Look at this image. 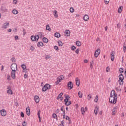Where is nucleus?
Masks as SVG:
<instances>
[{"label": "nucleus", "instance_id": "obj_1", "mask_svg": "<svg viewBox=\"0 0 126 126\" xmlns=\"http://www.w3.org/2000/svg\"><path fill=\"white\" fill-rule=\"evenodd\" d=\"M118 100V94L116 93L115 90H112L110 93V96L109 97V103L115 105L117 103Z\"/></svg>", "mask_w": 126, "mask_h": 126}, {"label": "nucleus", "instance_id": "obj_2", "mask_svg": "<svg viewBox=\"0 0 126 126\" xmlns=\"http://www.w3.org/2000/svg\"><path fill=\"white\" fill-rule=\"evenodd\" d=\"M11 69L12 70L11 72V77L13 79H15V73L16 72V70H17V65L15 63H13L11 65Z\"/></svg>", "mask_w": 126, "mask_h": 126}, {"label": "nucleus", "instance_id": "obj_3", "mask_svg": "<svg viewBox=\"0 0 126 126\" xmlns=\"http://www.w3.org/2000/svg\"><path fill=\"white\" fill-rule=\"evenodd\" d=\"M63 79H64V76L63 75H61L59 76L57 78V81L55 82V84L56 85H58V84H59V83H60V82H61L62 81V80H63Z\"/></svg>", "mask_w": 126, "mask_h": 126}, {"label": "nucleus", "instance_id": "obj_4", "mask_svg": "<svg viewBox=\"0 0 126 126\" xmlns=\"http://www.w3.org/2000/svg\"><path fill=\"white\" fill-rule=\"evenodd\" d=\"M52 87V86H51L49 84H46L42 88V90L44 92H45V91H47V90H49L51 89Z\"/></svg>", "mask_w": 126, "mask_h": 126}, {"label": "nucleus", "instance_id": "obj_5", "mask_svg": "<svg viewBox=\"0 0 126 126\" xmlns=\"http://www.w3.org/2000/svg\"><path fill=\"white\" fill-rule=\"evenodd\" d=\"M118 77H119V80H118L119 84L120 85H123L124 84V75H123V74H120Z\"/></svg>", "mask_w": 126, "mask_h": 126}, {"label": "nucleus", "instance_id": "obj_6", "mask_svg": "<svg viewBox=\"0 0 126 126\" xmlns=\"http://www.w3.org/2000/svg\"><path fill=\"white\" fill-rule=\"evenodd\" d=\"M39 38H40V37L38 35H35V36L32 35L31 37V40H32V42H35L36 41H37V42H38Z\"/></svg>", "mask_w": 126, "mask_h": 126}, {"label": "nucleus", "instance_id": "obj_7", "mask_svg": "<svg viewBox=\"0 0 126 126\" xmlns=\"http://www.w3.org/2000/svg\"><path fill=\"white\" fill-rule=\"evenodd\" d=\"M0 115L2 116V117H5L7 115V112L6 111V110L5 109H2L0 111Z\"/></svg>", "mask_w": 126, "mask_h": 126}, {"label": "nucleus", "instance_id": "obj_8", "mask_svg": "<svg viewBox=\"0 0 126 126\" xmlns=\"http://www.w3.org/2000/svg\"><path fill=\"white\" fill-rule=\"evenodd\" d=\"M100 54H101V50L100 48H98L94 52V57L98 58Z\"/></svg>", "mask_w": 126, "mask_h": 126}, {"label": "nucleus", "instance_id": "obj_9", "mask_svg": "<svg viewBox=\"0 0 126 126\" xmlns=\"http://www.w3.org/2000/svg\"><path fill=\"white\" fill-rule=\"evenodd\" d=\"M87 111V107H81V112L82 115H83V116H84L85 114V112Z\"/></svg>", "mask_w": 126, "mask_h": 126}, {"label": "nucleus", "instance_id": "obj_10", "mask_svg": "<svg viewBox=\"0 0 126 126\" xmlns=\"http://www.w3.org/2000/svg\"><path fill=\"white\" fill-rule=\"evenodd\" d=\"M110 57L111 60L112 62H114V60H115V51H112L110 53Z\"/></svg>", "mask_w": 126, "mask_h": 126}, {"label": "nucleus", "instance_id": "obj_11", "mask_svg": "<svg viewBox=\"0 0 126 126\" xmlns=\"http://www.w3.org/2000/svg\"><path fill=\"white\" fill-rule=\"evenodd\" d=\"M21 67L23 69V72H28V70L26 68V65L25 64H23L21 65Z\"/></svg>", "mask_w": 126, "mask_h": 126}, {"label": "nucleus", "instance_id": "obj_12", "mask_svg": "<svg viewBox=\"0 0 126 126\" xmlns=\"http://www.w3.org/2000/svg\"><path fill=\"white\" fill-rule=\"evenodd\" d=\"M9 26V23L8 22H6L4 23L3 24V26L2 27V28H3V29H6V28H8V27Z\"/></svg>", "mask_w": 126, "mask_h": 126}, {"label": "nucleus", "instance_id": "obj_13", "mask_svg": "<svg viewBox=\"0 0 126 126\" xmlns=\"http://www.w3.org/2000/svg\"><path fill=\"white\" fill-rule=\"evenodd\" d=\"M67 86L70 90L72 89V88H73V84L72 83V82H69L67 84Z\"/></svg>", "mask_w": 126, "mask_h": 126}, {"label": "nucleus", "instance_id": "obj_14", "mask_svg": "<svg viewBox=\"0 0 126 126\" xmlns=\"http://www.w3.org/2000/svg\"><path fill=\"white\" fill-rule=\"evenodd\" d=\"M65 35L66 37H69L70 36V31L66 30L65 31Z\"/></svg>", "mask_w": 126, "mask_h": 126}, {"label": "nucleus", "instance_id": "obj_15", "mask_svg": "<svg viewBox=\"0 0 126 126\" xmlns=\"http://www.w3.org/2000/svg\"><path fill=\"white\" fill-rule=\"evenodd\" d=\"M34 101L35 102V103H39L40 102V97H39V96L37 95H35L34 96Z\"/></svg>", "mask_w": 126, "mask_h": 126}, {"label": "nucleus", "instance_id": "obj_16", "mask_svg": "<svg viewBox=\"0 0 126 126\" xmlns=\"http://www.w3.org/2000/svg\"><path fill=\"white\" fill-rule=\"evenodd\" d=\"M117 110H118V107H114L112 109V115H113V116L116 115V114L117 113V112L118 111Z\"/></svg>", "mask_w": 126, "mask_h": 126}, {"label": "nucleus", "instance_id": "obj_17", "mask_svg": "<svg viewBox=\"0 0 126 126\" xmlns=\"http://www.w3.org/2000/svg\"><path fill=\"white\" fill-rule=\"evenodd\" d=\"M83 19L84 20V21H87L88 20H89V16L87 14H85L83 17Z\"/></svg>", "mask_w": 126, "mask_h": 126}, {"label": "nucleus", "instance_id": "obj_18", "mask_svg": "<svg viewBox=\"0 0 126 126\" xmlns=\"http://www.w3.org/2000/svg\"><path fill=\"white\" fill-rule=\"evenodd\" d=\"M26 113L27 116H30V108L29 106L26 109Z\"/></svg>", "mask_w": 126, "mask_h": 126}, {"label": "nucleus", "instance_id": "obj_19", "mask_svg": "<svg viewBox=\"0 0 126 126\" xmlns=\"http://www.w3.org/2000/svg\"><path fill=\"white\" fill-rule=\"evenodd\" d=\"M64 102H65V105L66 106H69V105L71 104V102L68 101V99H65Z\"/></svg>", "mask_w": 126, "mask_h": 126}, {"label": "nucleus", "instance_id": "obj_20", "mask_svg": "<svg viewBox=\"0 0 126 126\" xmlns=\"http://www.w3.org/2000/svg\"><path fill=\"white\" fill-rule=\"evenodd\" d=\"M75 81H76V84L77 86L78 87L79 85H80V80H79L78 78L77 77L75 79Z\"/></svg>", "mask_w": 126, "mask_h": 126}, {"label": "nucleus", "instance_id": "obj_21", "mask_svg": "<svg viewBox=\"0 0 126 126\" xmlns=\"http://www.w3.org/2000/svg\"><path fill=\"white\" fill-rule=\"evenodd\" d=\"M53 15L55 18H58L59 17V15L58 14V11L57 10L53 11Z\"/></svg>", "mask_w": 126, "mask_h": 126}, {"label": "nucleus", "instance_id": "obj_22", "mask_svg": "<svg viewBox=\"0 0 126 126\" xmlns=\"http://www.w3.org/2000/svg\"><path fill=\"white\" fill-rule=\"evenodd\" d=\"M98 112H99V106H96L94 109V114L95 116H97V115H98Z\"/></svg>", "mask_w": 126, "mask_h": 126}, {"label": "nucleus", "instance_id": "obj_23", "mask_svg": "<svg viewBox=\"0 0 126 126\" xmlns=\"http://www.w3.org/2000/svg\"><path fill=\"white\" fill-rule=\"evenodd\" d=\"M62 96H63V93H61L57 97V100H60L62 101L63 100V98H62Z\"/></svg>", "mask_w": 126, "mask_h": 126}, {"label": "nucleus", "instance_id": "obj_24", "mask_svg": "<svg viewBox=\"0 0 126 126\" xmlns=\"http://www.w3.org/2000/svg\"><path fill=\"white\" fill-rule=\"evenodd\" d=\"M7 93H8V94H9L10 95H12V94H13L12 90H11V89L10 88H9L8 90L7 91Z\"/></svg>", "mask_w": 126, "mask_h": 126}, {"label": "nucleus", "instance_id": "obj_25", "mask_svg": "<svg viewBox=\"0 0 126 126\" xmlns=\"http://www.w3.org/2000/svg\"><path fill=\"white\" fill-rule=\"evenodd\" d=\"M78 95L79 98H81L83 96V94L82 93V92H81V91H79L78 93Z\"/></svg>", "mask_w": 126, "mask_h": 126}, {"label": "nucleus", "instance_id": "obj_26", "mask_svg": "<svg viewBox=\"0 0 126 126\" xmlns=\"http://www.w3.org/2000/svg\"><path fill=\"white\" fill-rule=\"evenodd\" d=\"M93 65H94V60H92V61L90 62V67L91 68H93Z\"/></svg>", "mask_w": 126, "mask_h": 126}, {"label": "nucleus", "instance_id": "obj_27", "mask_svg": "<svg viewBox=\"0 0 126 126\" xmlns=\"http://www.w3.org/2000/svg\"><path fill=\"white\" fill-rule=\"evenodd\" d=\"M122 11H123V6H120L118 9V13H121Z\"/></svg>", "mask_w": 126, "mask_h": 126}, {"label": "nucleus", "instance_id": "obj_28", "mask_svg": "<svg viewBox=\"0 0 126 126\" xmlns=\"http://www.w3.org/2000/svg\"><path fill=\"white\" fill-rule=\"evenodd\" d=\"M43 46H44V43H43L42 42H38L37 47H39V48H40V47H43Z\"/></svg>", "mask_w": 126, "mask_h": 126}, {"label": "nucleus", "instance_id": "obj_29", "mask_svg": "<svg viewBox=\"0 0 126 126\" xmlns=\"http://www.w3.org/2000/svg\"><path fill=\"white\" fill-rule=\"evenodd\" d=\"M42 41L44 43H48V42H49V40H48V38H46V37H44L42 39Z\"/></svg>", "mask_w": 126, "mask_h": 126}, {"label": "nucleus", "instance_id": "obj_30", "mask_svg": "<svg viewBox=\"0 0 126 126\" xmlns=\"http://www.w3.org/2000/svg\"><path fill=\"white\" fill-rule=\"evenodd\" d=\"M54 36L56 38H60V37H61V34L59 33V32H56L55 33Z\"/></svg>", "mask_w": 126, "mask_h": 126}, {"label": "nucleus", "instance_id": "obj_31", "mask_svg": "<svg viewBox=\"0 0 126 126\" xmlns=\"http://www.w3.org/2000/svg\"><path fill=\"white\" fill-rule=\"evenodd\" d=\"M92 98V96H91V94H89L87 96V100H88V101H90V100H91Z\"/></svg>", "mask_w": 126, "mask_h": 126}, {"label": "nucleus", "instance_id": "obj_32", "mask_svg": "<svg viewBox=\"0 0 126 126\" xmlns=\"http://www.w3.org/2000/svg\"><path fill=\"white\" fill-rule=\"evenodd\" d=\"M51 57L50 55H47L45 56V60H51Z\"/></svg>", "mask_w": 126, "mask_h": 126}, {"label": "nucleus", "instance_id": "obj_33", "mask_svg": "<svg viewBox=\"0 0 126 126\" xmlns=\"http://www.w3.org/2000/svg\"><path fill=\"white\" fill-rule=\"evenodd\" d=\"M76 45L78 46V47H80V46H81V42L79 41H77L76 42Z\"/></svg>", "mask_w": 126, "mask_h": 126}, {"label": "nucleus", "instance_id": "obj_34", "mask_svg": "<svg viewBox=\"0 0 126 126\" xmlns=\"http://www.w3.org/2000/svg\"><path fill=\"white\" fill-rule=\"evenodd\" d=\"M99 100V96L96 95L95 96V98L94 99V102L95 103H98V101Z\"/></svg>", "mask_w": 126, "mask_h": 126}, {"label": "nucleus", "instance_id": "obj_35", "mask_svg": "<svg viewBox=\"0 0 126 126\" xmlns=\"http://www.w3.org/2000/svg\"><path fill=\"white\" fill-rule=\"evenodd\" d=\"M46 29L48 31H51L52 30V29H51V28L50 27V25H46Z\"/></svg>", "mask_w": 126, "mask_h": 126}, {"label": "nucleus", "instance_id": "obj_36", "mask_svg": "<svg viewBox=\"0 0 126 126\" xmlns=\"http://www.w3.org/2000/svg\"><path fill=\"white\" fill-rule=\"evenodd\" d=\"M12 13L13 14H18V11L16 10V9H14L12 10Z\"/></svg>", "mask_w": 126, "mask_h": 126}, {"label": "nucleus", "instance_id": "obj_37", "mask_svg": "<svg viewBox=\"0 0 126 126\" xmlns=\"http://www.w3.org/2000/svg\"><path fill=\"white\" fill-rule=\"evenodd\" d=\"M104 3L107 5L110 3V0H104Z\"/></svg>", "mask_w": 126, "mask_h": 126}, {"label": "nucleus", "instance_id": "obj_38", "mask_svg": "<svg viewBox=\"0 0 126 126\" xmlns=\"http://www.w3.org/2000/svg\"><path fill=\"white\" fill-rule=\"evenodd\" d=\"M70 12H71V13H73V12H74V8L73 7L70 8Z\"/></svg>", "mask_w": 126, "mask_h": 126}, {"label": "nucleus", "instance_id": "obj_39", "mask_svg": "<svg viewBox=\"0 0 126 126\" xmlns=\"http://www.w3.org/2000/svg\"><path fill=\"white\" fill-rule=\"evenodd\" d=\"M58 44L60 47H62L63 46V42H62L61 41H59L58 42Z\"/></svg>", "mask_w": 126, "mask_h": 126}, {"label": "nucleus", "instance_id": "obj_40", "mask_svg": "<svg viewBox=\"0 0 126 126\" xmlns=\"http://www.w3.org/2000/svg\"><path fill=\"white\" fill-rule=\"evenodd\" d=\"M71 50L72 51H75V50H76V47L73 45L71 46Z\"/></svg>", "mask_w": 126, "mask_h": 126}, {"label": "nucleus", "instance_id": "obj_41", "mask_svg": "<svg viewBox=\"0 0 126 126\" xmlns=\"http://www.w3.org/2000/svg\"><path fill=\"white\" fill-rule=\"evenodd\" d=\"M64 126V121H62L61 124L58 126Z\"/></svg>", "mask_w": 126, "mask_h": 126}, {"label": "nucleus", "instance_id": "obj_42", "mask_svg": "<svg viewBox=\"0 0 126 126\" xmlns=\"http://www.w3.org/2000/svg\"><path fill=\"white\" fill-rule=\"evenodd\" d=\"M63 119H65V111L63 112Z\"/></svg>", "mask_w": 126, "mask_h": 126}, {"label": "nucleus", "instance_id": "obj_43", "mask_svg": "<svg viewBox=\"0 0 126 126\" xmlns=\"http://www.w3.org/2000/svg\"><path fill=\"white\" fill-rule=\"evenodd\" d=\"M41 114V111L40 110H39L37 112V115H38V118L39 119H40L41 118V117H40V115Z\"/></svg>", "mask_w": 126, "mask_h": 126}, {"label": "nucleus", "instance_id": "obj_44", "mask_svg": "<svg viewBox=\"0 0 126 126\" xmlns=\"http://www.w3.org/2000/svg\"><path fill=\"white\" fill-rule=\"evenodd\" d=\"M34 50H35L34 47L33 46H31V48H30V50L31 51H34Z\"/></svg>", "mask_w": 126, "mask_h": 126}, {"label": "nucleus", "instance_id": "obj_45", "mask_svg": "<svg viewBox=\"0 0 126 126\" xmlns=\"http://www.w3.org/2000/svg\"><path fill=\"white\" fill-rule=\"evenodd\" d=\"M119 73H121V74L123 73V68H120L119 69Z\"/></svg>", "mask_w": 126, "mask_h": 126}, {"label": "nucleus", "instance_id": "obj_46", "mask_svg": "<svg viewBox=\"0 0 126 126\" xmlns=\"http://www.w3.org/2000/svg\"><path fill=\"white\" fill-rule=\"evenodd\" d=\"M110 67H107L106 68V72H109L110 71Z\"/></svg>", "mask_w": 126, "mask_h": 126}, {"label": "nucleus", "instance_id": "obj_47", "mask_svg": "<svg viewBox=\"0 0 126 126\" xmlns=\"http://www.w3.org/2000/svg\"><path fill=\"white\" fill-rule=\"evenodd\" d=\"M17 0H13V4H17Z\"/></svg>", "mask_w": 126, "mask_h": 126}, {"label": "nucleus", "instance_id": "obj_48", "mask_svg": "<svg viewBox=\"0 0 126 126\" xmlns=\"http://www.w3.org/2000/svg\"><path fill=\"white\" fill-rule=\"evenodd\" d=\"M53 118H54V119H57V114L54 113L52 115Z\"/></svg>", "mask_w": 126, "mask_h": 126}, {"label": "nucleus", "instance_id": "obj_49", "mask_svg": "<svg viewBox=\"0 0 126 126\" xmlns=\"http://www.w3.org/2000/svg\"><path fill=\"white\" fill-rule=\"evenodd\" d=\"M80 50L79 49V48H78V49H77L76 50V51H75V53H76V54H79V51H80Z\"/></svg>", "mask_w": 126, "mask_h": 126}, {"label": "nucleus", "instance_id": "obj_50", "mask_svg": "<svg viewBox=\"0 0 126 126\" xmlns=\"http://www.w3.org/2000/svg\"><path fill=\"white\" fill-rule=\"evenodd\" d=\"M54 49H55V50H56V51H58L59 50V47H58L57 46H55L54 47Z\"/></svg>", "mask_w": 126, "mask_h": 126}, {"label": "nucleus", "instance_id": "obj_51", "mask_svg": "<svg viewBox=\"0 0 126 126\" xmlns=\"http://www.w3.org/2000/svg\"><path fill=\"white\" fill-rule=\"evenodd\" d=\"M117 28H121V24H120V23H118L117 24Z\"/></svg>", "mask_w": 126, "mask_h": 126}, {"label": "nucleus", "instance_id": "obj_52", "mask_svg": "<svg viewBox=\"0 0 126 126\" xmlns=\"http://www.w3.org/2000/svg\"><path fill=\"white\" fill-rule=\"evenodd\" d=\"M20 116L22 118H23L24 117V113L23 112H21L20 113Z\"/></svg>", "mask_w": 126, "mask_h": 126}, {"label": "nucleus", "instance_id": "obj_53", "mask_svg": "<svg viewBox=\"0 0 126 126\" xmlns=\"http://www.w3.org/2000/svg\"><path fill=\"white\" fill-rule=\"evenodd\" d=\"M26 125H27L26 122L25 121H24V122H23V123H22V126H26Z\"/></svg>", "mask_w": 126, "mask_h": 126}, {"label": "nucleus", "instance_id": "obj_54", "mask_svg": "<svg viewBox=\"0 0 126 126\" xmlns=\"http://www.w3.org/2000/svg\"><path fill=\"white\" fill-rule=\"evenodd\" d=\"M7 79L8 80H11V78H10V75H7Z\"/></svg>", "mask_w": 126, "mask_h": 126}, {"label": "nucleus", "instance_id": "obj_55", "mask_svg": "<svg viewBox=\"0 0 126 126\" xmlns=\"http://www.w3.org/2000/svg\"><path fill=\"white\" fill-rule=\"evenodd\" d=\"M65 97L66 98L65 99H67L68 100V99H69L70 97L69 95H65Z\"/></svg>", "mask_w": 126, "mask_h": 126}, {"label": "nucleus", "instance_id": "obj_56", "mask_svg": "<svg viewBox=\"0 0 126 126\" xmlns=\"http://www.w3.org/2000/svg\"><path fill=\"white\" fill-rule=\"evenodd\" d=\"M63 109H64V107H63V106H62L61 107V111L62 112H64V111H63Z\"/></svg>", "mask_w": 126, "mask_h": 126}, {"label": "nucleus", "instance_id": "obj_57", "mask_svg": "<svg viewBox=\"0 0 126 126\" xmlns=\"http://www.w3.org/2000/svg\"><path fill=\"white\" fill-rule=\"evenodd\" d=\"M84 63H88V60H87V59L84 60Z\"/></svg>", "mask_w": 126, "mask_h": 126}, {"label": "nucleus", "instance_id": "obj_58", "mask_svg": "<svg viewBox=\"0 0 126 126\" xmlns=\"http://www.w3.org/2000/svg\"><path fill=\"white\" fill-rule=\"evenodd\" d=\"M123 51H124V52L125 53V52H126V46H123Z\"/></svg>", "mask_w": 126, "mask_h": 126}, {"label": "nucleus", "instance_id": "obj_59", "mask_svg": "<svg viewBox=\"0 0 126 126\" xmlns=\"http://www.w3.org/2000/svg\"><path fill=\"white\" fill-rule=\"evenodd\" d=\"M28 75H27V74H25L24 75V77L25 78H27V77H28Z\"/></svg>", "mask_w": 126, "mask_h": 126}, {"label": "nucleus", "instance_id": "obj_60", "mask_svg": "<svg viewBox=\"0 0 126 126\" xmlns=\"http://www.w3.org/2000/svg\"><path fill=\"white\" fill-rule=\"evenodd\" d=\"M66 120H67L68 121H69L70 120V118H69V117L66 116Z\"/></svg>", "mask_w": 126, "mask_h": 126}, {"label": "nucleus", "instance_id": "obj_61", "mask_svg": "<svg viewBox=\"0 0 126 126\" xmlns=\"http://www.w3.org/2000/svg\"><path fill=\"white\" fill-rule=\"evenodd\" d=\"M15 40H18V36H15Z\"/></svg>", "mask_w": 126, "mask_h": 126}, {"label": "nucleus", "instance_id": "obj_62", "mask_svg": "<svg viewBox=\"0 0 126 126\" xmlns=\"http://www.w3.org/2000/svg\"><path fill=\"white\" fill-rule=\"evenodd\" d=\"M115 90H116V91H119V87H115Z\"/></svg>", "mask_w": 126, "mask_h": 126}, {"label": "nucleus", "instance_id": "obj_63", "mask_svg": "<svg viewBox=\"0 0 126 126\" xmlns=\"http://www.w3.org/2000/svg\"><path fill=\"white\" fill-rule=\"evenodd\" d=\"M80 16V15L79 14H76V17H79Z\"/></svg>", "mask_w": 126, "mask_h": 126}, {"label": "nucleus", "instance_id": "obj_64", "mask_svg": "<svg viewBox=\"0 0 126 126\" xmlns=\"http://www.w3.org/2000/svg\"><path fill=\"white\" fill-rule=\"evenodd\" d=\"M96 41H97V42H99V41H100V38L98 37V38L96 39Z\"/></svg>", "mask_w": 126, "mask_h": 126}]
</instances>
